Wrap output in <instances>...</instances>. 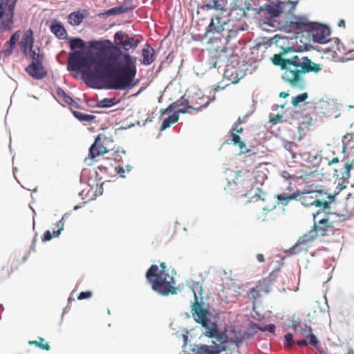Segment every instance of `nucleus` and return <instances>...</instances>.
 Listing matches in <instances>:
<instances>
[{"instance_id":"nucleus-31","label":"nucleus","mask_w":354,"mask_h":354,"mask_svg":"<svg viewBox=\"0 0 354 354\" xmlns=\"http://www.w3.org/2000/svg\"><path fill=\"white\" fill-rule=\"evenodd\" d=\"M139 44V39H136L134 37L127 35L124 42L122 43V47L125 51H128L130 48H136Z\"/></svg>"},{"instance_id":"nucleus-15","label":"nucleus","mask_w":354,"mask_h":354,"mask_svg":"<svg viewBox=\"0 0 354 354\" xmlns=\"http://www.w3.org/2000/svg\"><path fill=\"white\" fill-rule=\"evenodd\" d=\"M292 327L297 333L309 339V344L314 346L320 353L319 349V341L317 337L312 333V328L306 324H301L297 321H293Z\"/></svg>"},{"instance_id":"nucleus-55","label":"nucleus","mask_w":354,"mask_h":354,"mask_svg":"<svg viewBox=\"0 0 354 354\" xmlns=\"http://www.w3.org/2000/svg\"><path fill=\"white\" fill-rule=\"evenodd\" d=\"M338 25L339 27H345V21L342 19L339 21Z\"/></svg>"},{"instance_id":"nucleus-61","label":"nucleus","mask_w":354,"mask_h":354,"mask_svg":"<svg viewBox=\"0 0 354 354\" xmlns=\"http://www.w3.org/2000/svg\"><path fill=\"white\" fill-rule=\"evenodd\" d=\"M127 171H131V167L129 166L127 167Z\"/></svg>"},{"instance_id":"nucleus-34","label":"nucleus","mask_w":354,"mask_h":354,"mask_svg":"<svg viewBox=\"0 0 354 354\" xmlns=\"http://www.w3.org/2000/svg\"><path fill=\"white\" fill-rule=\"evenodd\" d=\"M120 100L115 97L104 98L98 102L97 106L100 108H109L118 104Z\"/></svg>"},{"instance_id":"nucleus-53","label":"nucleus","mask_w":354,"mask_h":354,"mask_svg":"<svg viewBox=\"0 0 354 354\" xmlns=\"http://www.w3.org/2000/svg\"><path fill=\"white\" fill-rule=\"evenodd\" d=\"M257 259L259 263H263L265 261L264 256L262 254H258L257 255Z\"/></svg>"},{"instance_id":"nucleus-56","label":"nucleus","mask_w":354,"mask_h":354,"mask_svg":"<svg viewBox=\"0 0 354 354\" xmlns=\"http://www.w3.org/2000/svg\"><path fill=\"white\" fill-rule=\"evenodd\" d=\"M288 95V93H285V92H281V93H280V94H279V96H280V97H287Z\"/></svg>"},{"instance_id":"nucleus-37","label":"nucleus","mask_w":354,"mask_h":354,"mask_svg":"<svg viewBox=\"0 0 354 354\" xmlns=\"http://www.w3.org/2000/svg\"><path fill=\"white\" fill-rule=\"evenodd\" d=\"M69 44L72 50L82 49L85 47V43L80 38H73L70 40Z\"/></svg>"},{"instance_id":"nucleus-36","label":"nucleus","mask_w":354,"mask_h":354,"mask_svg":"<svg viewBox=\"0 0 354 354\" xmlns=\"http://www.w3.org/2000/svg\"><path fill=\"white\" fill-rule=\"evenodd\" d=\"M234 6L239 10L243 11L250 10L251 8V3L248 0H236Z\"/></svg>"},{"instance_id":"nucleus-22","label":"nucleus","mask_w":354,"mask_h":354,"mask_svg":"<svg viewBox=\"0 0 354 354\" xmlns=\"http://www.w3.org/2000/svg\"><path fill=\"white\" fill-rule=\"evenodd\" d=\"M33 43V32L31 29H28L24 32L20 41L21 50L26 55H27L28 51L32 48Z\"/></svg>"},{"instance_id":"nucleus-41","label":"nucleus","mask_w":354,"mask_h":354,"mask_svg":"<svg viewBox=\"0 0 354 354\" xmlns=\"http://www.w3.org/2000/svg\"><path fill=\"white\" fill-rule=\"evenodd\" d=\"M308 93L305 92L295 97H292V103L295 106H297L299 103L304 102L308 98Z\"/></svg>"},{"instance_id":"nucleus-47","label":"nucleus","mask_w":354,"mask_h":354,"mask_svg":"<svg viewBox=\"0 0 354 354\" xmlns=\"http://www.w3.org/2000/svg\"><path fill=\"white\" fill-rule=\"evenodd\" d=\"M259 329L263 332L269 331L274 333L275 330V326L274 324H269L264 327H259Z\"/></svg>"},{"instance_id":"nucleus-16","label":"nucleus","mask_w":354,"mask_h":354,"mask_svg":"<svg viewBox=\"0 0 354 354\" xmlns=\"http://www.w3.org/2000/svg\"><path fill=\"white\" fill-rule=\"evenodd\" d=\"M107 139L105 136L100 134L95 138L94 143L91 146L88 153V158L93 160L97 156H102L108 152L105 146Z\"/></svg>"},{"instance_id":"nucleus-57","label":"nucleus","mask_w":354,"mask_h":354,"mask_svg":"<svg viewBox=\"0 0 354 354\" xmlns=\"http://www.w3.org/2000/svg\"><path fill=\"white\" fill-rule=\"evenodd\" d=\"M347 354H354V351L352 348H349Z\"/></svg>"},{"instance_id":"nucleus-26","label":"nucleus","mask_w":354,"mask_h":354,"mask_svg":"<svg viewBox=\"0 0 354 354\" xmlns=\"http://www.w3.org/2000/svg\"><path fill=\"white\" fill-rule=\"evenodd\" d=\"M50 31L59 39H65L67 32L61 22L54 20L50 26Z\"/></svg>"},{"instance_id":"nucleus-60","label":"nucleus","mask_w":354,"mask_h":354,"mask_svg":"<svg viewBox=\"0 0 354 354\" xmlns=\"http://www.w3.org/2000/svg\"><path fill=\"white\" fill-rule=\"evenodd\" d=\"M93 74L92 73H90L88 75V77H91V76H93Z\"/></svg>"},{"instance_id":"nucleus-50","label":"nucleus","mask_w":354,"mask_h":354,"mask_svg":"<svg viewBox=\"0 0 354 354\" xmlns=\"http://www.w3.org/2000/svg\"><path fill=\"white\" fill-rule=\"evenodd\" d=\"M295 146V145L292 142H288L284 145L285 148L290 151H292V149Z\"/></svg>"},{"instance_id":"nucleus-3","label":"nucleus","mask_w":354,"mask_h":354,"mask_svg":"<svg viewBox=\"0 0 354 354\" xmlns=\"http://www.w3.org/2000/svg\"><path fill=\"white\" fill-rule=\"evenodd\" d=\"M274 64L280 66L283 71V80L294 88H303L305 86V73H319L321 66L313 62L308 57L294 55L290 58H283L280 54L272 57Z\"/></svg>"},{"instance_id":"nucleus-44","label":"nucleus","mask_w":354,"mask_h":354,"mask_svg":"<svg viewBox=\"0 0 354 354\" xmlns=\"http://www.w3.org/2000/svg\"><path fill=\"white\" fill-rule=\"evenodd\" d=\"M284 339H285V345L289 348H291L293 344H295L294 341H293V335L292 333H287L285 337H284Z\"/></svg>"},{"instance_id":"nucleus-27","label":"nucleus","mask_w":354,"mask_h":354,"mask_svg":"<svg viewBox=\"0 0 354 354\" xmlns=\"http://www.w3.org/2000/svg\"><path fill=\"white\" fill-rule=\"evenodd\" d=\"M142 62L144 65H149L154 62L155 50L149 44H146L142 50Z\"/></svg>"},{"instance_id":"nucleus-8","label":"nucleus","mask_w":354,"mask_h":354,"mask_svg":"<svg viewBox=\"0 0 354 354\" xmlns=\"http://www.w3.org/2000/svg\"><path fill=\"white\" fill-rule=\"evenodd\" d=\"M294 24L297 28H305L315 42L326 44L330 41V30L324 26L311 24L306 19H297Z\"/></svg>"},{"instance_id":"nucleus-29","label":"nucleus","mask_w":354,"mask_h":354,"mask_svg":"<svg viewBox=\"0 0 354 354\" xmlns=\"http://www.w3.org/2000/svg\"><path fill=\"white\" fill-rule=\"evenodd\" d=\"M230 138L234 145L239 147L241 153L245 154L249 152V149L246 147L245 142L241 140V137L238 134L235 133V132H231Z\"/></svg>"},{"instance_id":"nucleus-30","label":"nucleus","mask_w":354,"mask_h":354,"mask_svg":"<svg viewBox=\"0 0 354 354\" xmlns=\"http://www.w3.org/2000/svg\"><path fill=\"white\" fill-rule=\"evenodd\" d=\"M135 8V6L129 4L128 6L122 5L118 7L112 8L106 11L105 15L107 16L116 15L122 13L132 10Z\"/></svg>"},{"instance_id":"nucleus-23","label":"nucleus","mask_w":354,"mask_h":354,"mask_svg":"<svg viewBox=\"0 0 354 354\" xmlns=\"http://www.w3.org/2000/svg\"><path fill=\"white\" fill-rule=\"evenodd\" d=\"M228 0H209V1L201 6L203 10L214 9L221 12L227 11Z\"/></svg>"},{"instance_id":"nucleus-45","label":"nucleus","mask_w":354,"mask_h":354,"mask_svg":"<svg viewBox=\"0 0 354 354\" xmlns=\"http://www.w3.org/2000/svg\"><path fill=\"white\" fill-rule=\"evenodd\" d=\"M93 295V293L91 291H85V292H81L78 296H77V299L79 300H82V299H88L90 297H91Z\"/></svg>"},{"instance_id":"nucleus-63","label":"nucleus","mask_w":354,"mask_h":354,"mask_svg":"<svg viewBox=\"0 0 354 354\" xmlns=\"http://www.w3.org/2000/svg\"><path fill=\"white\" fill-rule=\"evenodd\" d=\"M77 209V206H75V207H74V209Z\"/></svg>"},{"instance_id":"nucleus-21","label":"nucleus","mask_w":354,"mask_h":354,"mask_svg":"<svg viewBox=\"0 0 354 354\" xmlns=\"http://www.w3.org/2000/svg\"><path fill=\"white\" fill-rule=\"evenodd\" d=\"M258 14L261 17L268 15L270 19L279 17L281 14L278 3L266 4L263 7H261L259 9Z\"/></svg>"},{"instance_id":"nucleus-51","label":"nucleus","mask_w":354,"mask_h":354,"mask_svg":"<svg viewBox=\"0 0 354 354\" xmlns=\"http://www.w3.org/2000/svg\"><path fill=\"white\" fill-rule=\"evenodd\" d=\"M295 344H297L299 346H304L308 345V344H309V342H308L306 339H301L297 341Z\"/></svg>"},{"instance_id":"nucleus-6","label":"nucleus","mask_w":354,"mask_h":354,"mask_svg":"<svg viewBox=\"0 0 354 354\" xmlns=\"http://www.w3.org/2000/svg\"><path fill=\"white\" fill-rule=\"evenodd\" d=\"M297 201L304 206L315 205L327 209H330V204L334 198L322 189L297 191Z\"/></svg>"},{"instance_id":"nucleus-52","label":"nucleus","mask_w":354,"mask_h":354,"mask_svg":"<svg viewBox=\"0 0 354 354\" xmlns=\"http://www.w3.org/2000/svg\"><path fill=\"white\" fill-rule=\"evenodd\" d=\"M115 170L117 173L120 175L121 177H124V169L122 167H116Z\"/></svg>"},{"instance_id":"nucleus-5","label":"nucleus","mask_w":354,"mask_h":354,"mask_svg":"<svg viewBox=\"0 0 354 354\" xmlns=\"http://www.w3.org/2000/svg\"><path fill=\"white\" fill-rule=\"evenodd\" d=\"M253 176L250 171H239L232 181H228L224 187L227 194L247 196L248 192L253 188Z\"/></svg>"},{"instance_id":"nucleus-35","label":"nucleus","mask_w":354,"mask_h":354,"mask_svg":"<svg viewBox=\"0 0 354 354\" xmlns=\"http://www.w3.org/2000/svg\"><path fill=\"white\" fill-rule=\"evenodd\" d=\"M73 115L81 122H91L95 118V117L93 115L87 114L78 111H74Z\"/></svg>"},{"instance_id":"nucleus-28","label":"nucleus","mask_w":354,"mask_h":354,"mask_svg":"<svg viewBox=\"0 0 354 354\" xmlns=\"http://www.w3.org/2000/svg\"><path fill=\"white\" fill-rule=\"evenodd\" d=\"M19 39V30L16 31L14 34L12 35L8 41H7L6 45L7 47L3 51V55L5 56L10 55L14 48H15L16 43Z\"/></svg>"},{"instance_id":"nucleus-33","label":"nucleus","mask_w":354,"mask_h":354,"mask_svg":"<svg viewBox=\"0 0 354 354\" xmlns=\"http://www.w3.org/2000/svg\"><path fill=\"white\" fill-rule=\"evenodd\" d=\"M297 192L292 194H281L277 196L279 202L283 205H287L292 200L297 201Z\"/></svg>"},{"instance_id":"nucleus-42","label":"nucleus","mask_w":354,"mask_h":354,"mask_svg":"<svg viewBox=\"0 0 354 354\" xmlns=\"http://www.w3.org/2000/svg\"><path fill=\"white\" fill-rule=\"evenodd\" d=\"M30 51V55L32 59V62H43L44 55L39 54V53H36L35 50H33L32 48Z\"/></svg>"},{"instance_id":"nucleus-7","label":"nucleus","mask_w":354,"mask_h":354,"mask_svg":"<svg viewBox=\"0 0 354 354\" xmlns=\"http://www.w3.org/2000/svg\"><path fill=\"white\" fill-rule=\"evenodd\" d=\"M281 279H282L281 271L279 270L273 271L268 277L259 281L257 284L248 292V298L254 305L260 302L262 297L270 292L272 282Z\"/></svg>"},{"instance_id":"nucleus-62","label":"nucleus","mask_w":354,"mask_h":354,"mask_svg":"<svg viewBox=\"0 0 354 354\" xmlns=\"http://www.w3.org/2000/svg\"><path fill=\"white\" fill-rule=\"evenodd\" d=\"M4 268H5V267H4V266H3V267H2V268H1V271H3V270H4Z\"/></svg>"},{"instance_id":"nucleus-11","label":"nucleus","mask_w":354,"mask_h":354,"mask_svg":"<svg viewBox=\"0 0 354 354\" xmlns=\"http://www.w3.org/2000/svg\"><path fill=\"white\" fill-rule=\"evenodd\" d=\"M320 214V210L313 214L314 224L312 229L308 232L315 240L317 236H326L333 230L332 223L327 216L324 215V217L319 218Z\"/></svg>"},{"instance_id":"nucleus-10","label":"nucleus","mask_w":354,"mask_h":354,"mask_svg":"<svg viewBox=\"0 0 354 354\" xmlns=\"http://www.w3.org/2000/svg\"><path fill=\"white\" fill-rule=\"evenodd\" d=\"M101 57H99L98 60L95 61L93 57H89L85 55L82 51H75L73 53H70L68 57V68L71 71H77L81 68L87 67L91 64L95 63L96 64L95 68V73H97L100 77H104L102 76L100 72L96 71L95 68L97 66V62L100 60Z\"/></svg>"},{"instance_id":"nucleus-1","label":"nucleus","mask_w":354,"mask_h":354,"mask_svg":"<svg viewBox=\"0 0 354 354\" xmlns=\"http://www.w3.org/2000/svg\"><path fill=\"white\" fill-rule=\"evenodd\" d=\"M126 35L122 31L115 34L114 39L118 46L113 45L109 40L90 43L91 48L98 49L104 55L96 62L95 70L104 77L109 89H130L138 83V81H134L137 74L136 58L123 53L118 46H122Z\"/></svg>"},{"instance_id":"nucleus-49","label":"nucleus","mask_w":354,"mask_h":354,"mask_svg":"<svg viewBox=\"0 0 354 354\" xmlns=\"http://www.w3.org/2000/svg\"><path fill=\"white\" fill-rule=\"evenodd\" d=\"M243 127H241L240 126H237V125H234L232 129V131H231V132H235V133H236V134L241 133H243Z\"/></svg>"},{"instance_id":"nucleus-59","label":"nucleus","mask_w":354,"mask_h":354,"mask_svg":"<svg viewBox=\"0 0 354 354\" xmlns=\"http://www.w3.org/2000/svg\"><path fill=\"white\" fill-rule=\"evenodd\" d=\"M35 242V240H33L32 245V246L30 247V249H33Z\"/></svg>"},{"instance_id":"nucleus-58","label":"nucleus","mask_w":354,"mask_h":354,"mask_svg":"<svg viewBox=\"0 0 354 354\" xmlns=\"http://www.w3.org/2000/svg\"><path fill=\"white\" fill-rule=\"evenodd\" d=\"M264 22L268 24H269V25H270V26H274V25L272 23H270V21H268V22L264 21Z\"/></svg>"},{"instance_id":"nucleus-39","label":"nucleus","mask_w":354,"mask_h":354,"mask_svg":"<svg viewBox=\"0 0 354 354\" xmlns=\"http://www.w3.org/2000/svg\"><path fill=\"white\" fill-rule=\"evenodd\" d=\"M56 93L58 97L62 99L64 102L67 103L68 104H72V103L74 102L73 99L70 97L62 88H58Z\"/></svg>"},{"instance_id":"nucleus-48","label":"nucleus","mask_w":354,"mask_h":354,"mask_svg":"<svg viewBox=\"0 0 354 354\" xmlns=\"http://www.w3.org/2000/svg\"><path fill=\"white\" fill-rule=\"evenodd\" d=\"M270 121L274 124L283 122V116L279 114H277L274 115L273 118H270Z\"/></svg>"},{"instance_id":"nucleus-4","label":"nucleus","mask_w":354,"mask_h":354,"mask_svg":"<svg viewBox=\"0 0 354 354\" xmlns=\"http://www.w3.org/2000/svg\"><path fill=\"white\" fill-rule=\"evenodd\" d=\"M175 275L176 271L168 268L166 263L162 262L160 269L157 265H151L146 272L145 277L153 291L166 297L177 293Z\"/></svg>"},{"instance_id":"nucleus-54","label":"nucleus","mask_w":354,"mask_h":354,"mask_svg":"<svg viewBox=\"0 0 354 354\" xmlns=\"http://www.w3.org/2000/svg\"><path fill=\"white\" fill-rule=\"evenodd\" d=\"M242 123V120L241 118L239 117L236 122L234 124V125H237V126H240V124Z\"/></svg>"},{"instance_id":"nucleus-24","label":"nucleus","mask_w":354,"mask_h":354,"mask_svg":"<svg viewBox=\"0 0 354 354\" xmlns=\"http://www.w3.org/2000/svg\"><path fill=\"white\" fill-rule=\"evenodd\" d=\"M188 113L187 109L179 108L177 109L175 112L169 115L168 118L163 120L162 125L160 127V131H163L171 127V124L178 122L179 116V113Z\"/></svg>"},{"instance_id":"nucleus-64","label":"nucleus","mask_w":354,"mask_h":354,"mask_svg":"<svg viewBox=\"0 0 354 354\" xmlns=\"http://www.w3.org/2000/svg\"><path fill=\"white\" fill-rule=\"evenodd\" d=\"M3 279V277L0 275V279Z\"/></svg>"},{"instance_id":"nucleus-19","label":"nucleus","mask_w":354,"mask_h":354,"mask_svg":"<svg viewBox=\"0 0 354 354\" xmlns=\"http://www.w3.org/2000/svg\"><path fill=\"white\" fill-rule=\"evenodd\" d=\"M339 165L335 168V176L340 178H348L350 176V170L352 165L346 162H339L338 158H333L330 162L329 165L337 164Z\"/></svg>"},{"instance_id":"nucleus-43","label":"nucleus","mask_w":354,"mask_h":354,"mask_svg":"<svg viewBox=\"0 0 354 354\" xmlns=\"http://www.w3.org/2000/svg\"><path fill=\"white\" fill-rule=\"evenodd\" d=\"M346 208L349 214H354V198H347Z\"/></svg>"},{"instance_id":"nucleus-25","label":"nucleus","mask_w":354,"mask_h":354,"mask_svg":"<svg viewBox=\"0 0 354 354\" xmlns=\"http://www.w3.org/2000/svg\"><path fill=\"white\" fill-rule=\"evenodd\" d=\"M279 8L280 14H284L285 15H292L295 12L297 1H279Z\"/></svg>"},{"instance_id":"nucleus-2","label":"nucleus","mask_w":354,"mask_h":354,"mask_svg":"<svg viewBox=\"0 0 354 354\" xmlns=\"http://www.w3.org/2000/svg\"><path fill=\"white\" fill-rule=\"evenodd\" d=\"M195 301L192 305V315L194 321L205 328V335L212 339V344H202L192 351L195 354H220L229 347L238 346L239 340L234 329L219 328L215 318H211L209 311L205 308L194 292Z\"/></svg>"},{"instance_id":"nucleus-12","label":"nucleus","mask_w":354,"mask_h":354,"mask_svg":"<svg viewBox=\"0 0 354 354\" xmlns=\"http://www.w3.org/2000/svg\"><path fill=\"white\" fill-rule=\"evenodd\" d=\"M232 21L228 20L227 22L223 20L221 17L214 15L211 22L208 26L207 32L212 33H221L222 36L230 37L235 36L238 33V30H233L230 28V23Z\"/></svg>"},{"instance_id":"nucleus-9","label":"nucleus","mask_w":354,"mask_h":354,"mask_svg":"<svg viewBox=\"0 0 354 354\" xmlns=\"http://www.w3.org/2000/svg\"><path fill=\"white\" fill-rule=\"evenodd\" d=\"M18 0H0V32L10 31L15 24V10Z\"/></svg>"},{"instance_id":"nucleus-32","label":"nucleus","mask_w":354,"mask_h":354,"mask_svg":"<svg viewBox=\"0 0 354 354\" xmlns=\"http://www.w3.org/2000/svg\"><path fill=\"white\" fill-rule=\"evenodd\" d=\"M84 18V15L80 11H76L68 15V21L72 26H78L82 22Z\"/></svg>"},{"instance_id":"nucleus-13","label":"nucleus","mask_w":354,"mask_h":354,"mask_svg":"<svg viewBox=\"0 0 354 354\" xmlns=\"http://www.w3.org/2000/svg\"><path fill=\"white\" fill-rule=\"evenodd\" d=\"M181 105L184 106L183 109H187L188 113L189 109L198 111L202 107H205L209 104V100L207 97H205L198 93L190 97V100L180 99Z\"/></svg>"},{"instance_id":"nucleus-46","label":"nucleus","mask_w":354,"mask_h":354,"mask_svg":"<svg viewBox=\"0 0 354 354\" xmlns=\"http://www.w3.org/2000/svg\"><path fill=\"white\" fill-rule=\"evenodd\" d=\"M354 136V133H347L345 136H343L342 142L344 145V147H351L348 142L350 141V139L353 138V136Z\"/></svg>"},{"instance_id":"nucleus-20","label":"nucleus","mask_w":354,"mask_h":354,"mask_svg":"<svg viewBox=\"0 0 354 354\" xmlns=\"http://www.w3.org/2000/svg\"><path fill=\"white\" fill-rule=\"evenodd\" d=\"M68 217V215L66 214H64L62 218L56 223L57 230H53V232L50 230H47L44 234L42 241L44 242L49 241L52 239L53 237H57L59 236L61 232L64 230V221L66 218Z\"/></svg>"},{"instance_id":"nucleus-17","label":"nucleus","mask_w":354,"mask_h":354,"mask_svg":"<svg viewBox=\"0 0 354 354\" xmlns=\"http://www.w3.org/2000/svg\"><path fill=\"white\" fill-rule=\"evenodd\" d=\"M314 241L315 239L308 233L304 234L298 239L297 243L290 249V253L295 255L303 252H307Z\"/></svg>"},{"instance_id":"nucleus-40","label":"nucleus","mask_w":354,"mask_h":354,"mask_svg":"<svg viewBox=\"0 0 354 354\" xmlns=\"http://www.w3.org/2000/svg\"><path fill=\"white\" fill-rule=\"evenodd\" d=\"M180 106H182L181 105V101L180 100H178L176 102H175L174 103H172L171 104H170L167 108L166 109H162L160 111V113H161V115H164V114H166L169 112H171L173 111H176L177 109H179L178 107Z\"/></svg>"},{"instance_id":"nucleus-14","label":"nucleus","mask_w":354,"mask_h":354,"mask_svg":"<svg viewBox=\"0 0 354 354\" xmlns=\"http://www.w3.org/2000/svg\"><path fill=\"white\" fill-rule=\"evenodd\" d=\"M233 54L232 48L223 46V48L219 50L216 49L214 54L209 59V64L212 65V68H219L224 64L228 62L229 59Z\"/></svg>"},{"instance_id":"nucleus-38","label":"nucleus","mask_w":354,"mask_h":354,"mask_svg":"<svg viewBox=\"0 0 354 354\" xmlns=\"http://www.w3.org/2000/svg\"><path fill=\"white\" fill-rule=\"evenodd\" d=\"M28 344L35 345L41 349L49 351L50 347L47 342H44V339L42 337H39L38 340L29 341Z\"/></svg>"},{"instance_id":"nucleus-18","label":"nucleus","mask_w":354,"mask_h":354,"mask_svg":"<svg viewBox=\"0 0 354 354\" xmlns=\"http://www.w3.org/2000/svg\"><path fill=\"white\" fill-rule=\"evenodd\" d=\"M26 71L34 79L41 80L47 75V71L41 62H31L26 68Z\"/></svg>"}]
</instances>
